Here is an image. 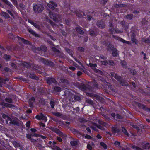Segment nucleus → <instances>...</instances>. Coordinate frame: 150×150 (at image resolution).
Wrapping results in <instances>:
<instances>
[{
	"mask_svg": "<svg viewBox=\"0 0 150 150\" xmlns=\"http://www.w3.org/2000/svg\"><path fill=\"white\" fill-rule=\"evenodd\" d=\"M132 41L133 42L136 44L137 43V41L135 38V35H133L131 37Z\"/></svg>",
	"mask_w": 150,
	"mask_h": 150,
	"instance_id": "37998d69",
	"label": "nucleus"
},
{
	"mask_svg": "<svg viewBox=\"0 0 150 150\" xmlns=\"http://www.w3.org/2000/svg\"><path fill=\"white\" fill-rule=\"evenodd\" d=\"M5 101L7 102L10 103H12L13 102L12 99L10 98H6L5 99Z\"/></svg>",
	"mask_w": 150,
	"mask_h": 150,
	"instance_id": "09e8293b",
	"label": "nucleus"
},
{
	"mask_svg": "<svg viewBox=\"0 0 150 150\" xmlns=\"http://www.w3.org/2000/svg\"><path fill=\"white\" fill-rule=\"evenodd\" d=\"M51 108H54L55 106V102L53 100H51L49 103Z\"/></svg>",
	"mask_w": 150,
	"mask_h": 150,
	"instance_id": "a18cd8bd",
	"label": "nucleus"
},
{
	"mask_svg": "<svg viewBox=\"0 0 150 150\" xmlns=\"http://www.w3.org/2000/svg\"><path fill=\"white\" fill-rule=\"evenodd\" d=\"M29 76V77L30 78H31L33 79H35L36 80H38L39 79V78L35 74L33 73H28V75Z\"/></svg>",
	"mask_w": 150,
	"mask_h": 150,
	"instance_id": "f8f14e48",
	"label": "nucleus"
},
{
	"mask_svg": "<svg viewBox=\"0 0 150 150\" xmlns=\"http://www.w3.org/2000/svg\"><path fill=\"white\" fill-rule=\"evenodd\" d=\"M21 65L24 67L27 68V69L30 68L31 67V65L30 63L27 62H23Z\"/></svg>",
	"mask_w": 150,
	"mask_h": 150,
	"instance_id": "2eb2a0df",
	"label": "nucleus"
},
{
	"mask_svg": "<svg viewBox=\"0 0 150 150\" xmlns=\"http://www.w3.org/2000/svg\"><path fill=\"white\" fill-rule=\"evenodd\" d=\"M10 124H11L17 126H19V124L18 122L16 120L11 119L10 122Z\"/></svg>",
	"mask_w": 150,
	"mask_h": 150,
	"instance_id": "cd10ccee",
	"label": "nucleus"
},
{
	"mask_svg": "<svg viewBox=\"0 0 150 150\" xmlns=\"http://www.w3.org/2000/svg\"><path fill=\"white\" fill-rule=\"evenodd\" d=\"M112 37L113 38H115L116 40L120 41L124 43H126L128 44L129 43V41L125 40L121 38L120 37L118 36H116L115 35H112Z\"/></svg>",
	"mask_w": 150,
	"mask_h": 150,
	"instance_id": "6e6552de",
	"label": "nucleus"
},
{
	"mask_svg": "<svg viewBox=\"0 0 150 150\" xmlns=\"http://www.w3.org/2000/svg\"><path fill=\"white\" fill-rule=\"evenodd\" d=\"M40 61H41L43 64L48 66L53 67L54 65V64L53 62L45 58H41Z\"/></svg>",
	"mask_w": 150,
	"mask_h": 150,
	"instance_id": "7ed1b4c3",
	"label": "nucleus"
},
{
	"mask_svg": "<svg viewBox=\"0 0 150 150\" xmlns=\"http://www.w3.org/2000/svg\"><path fill=\"white\" fill-rule=\"evenodd\" d=\"M41 113L40 115H36L35 118L38 120H41Z\"/></svg>",
	"mask_w": 150,
	"mask_h": 150,
	"instance_id": "0e129e2a",
	"label": "nucleus"
},
{
	"mask_svg": "<svg viewBox=\"0 0 150 150\" xmlns=\"http://www.w3.org/2000/svg\"><path fill=\"white\" fill-rule=\"evenodd\" d=\"M35 145V146L37 147H38L39 148H41L42 147V145L41 144H40V143H35V145Z\"/></svg>",
	"mask_w": 150,
	"mask_h": 150,
	"instance_id": "69168bd1",
	"label": "nucleus"
},
{
	"mask_svg": "<svg viewBox=\"0 0 150 150\" xmlns=\"http://www.w3.org/2000/svg\"><path fill=\"white\" fill-rule=\"evenodd\" d=\"M28 31L29 33L32 34L33 36L36 37H38L39 36V35L35 32L31 28H29L28 29Z\"/></svg>",
	"mask_w": 150,
	"mask_h": 150,
	"instance_id": "6ab92c4d",
	"label": "nucleus"
},
{
	"mask_svg": "<svg viewBox=\"0 0 150 150\" xmlns=\"http://www.w3.org/2000/svg\"><path fill=\"white\" fill-rule=\"evenodd\" d=\"M60 118H62L63 120H65L67 119V116L66 115L63 114H61V115L60 117Z\"/></svg>",
	"mask_w": 150,
	"mask_h": 150,
	"instance_id": "e2e57ef3",
	"label": "nucleus"
},
{
	"mask_svg": "<svg viewBox=\"0 0 150 150\" xmlns=\"http://www.w3.org/2000/svg\"><path fill=\"white\" fill-rule=\"evenodd\" d=\"M46 81L47 83L50 85L52 84V83L56 84L57 83L56 80L54 78L52 77L47 78L46 79Z\"/></svg>",
	"mask_w": 150,
	"mask_h": 150,
	"instance_id": "423d86ee",
	"label": "nucleus"
},
{
	"mask_svg": "<svg viewBox=\"0 0 150 150\" xmlns=\"http://www.w3.org/2000/svg\"><path fill=\"white\" fill-rule=\"evenodd\" d=\"M50 3L47 4V6L50 8L54 10L55 9V7L57 6V5L55 2L51 1L49 2Z\"/></svg>",
	"mask_w": 150,
	"mask_h": 150,
	"instance_id": "0eeeda50",
	"label": "nucleus"
},
{
	"mask_svg": "<svg viewBox=\"0 0 150 150\" xmlns=\"http://www.w3.org/2000/svg\"><path fill=\"white\" fill-rule=\"evenodd\" d=\"M61 91V88L59 86H55L53 87L52 88V92L57 93L58 92H60Z\"/></svg>",
	"mask_w": 150,
	"mask_h": 150,
	"instance_id": "dca6fc26",
	"label": "nucleus"
},
{
	"mask_svg": "<svg viewBox=\"0 0 150 150\" xmlns=\"http://www.w3.org/2000/svg\"><path fill=\"white\" fill-rule=\"evenodd\" d=\"M3 58L5 59L6 61H8L10 59L11 56L7 54H5L4 55Z\"/></svg>",
	"mask_w": 150,
	"mask_h": 150,
	"instance_id": "2f4dec72",
	"label": "nucleus"
},
{
	"mask_svg": "<svg viewBox=\"0 0 150 150\" xmlns=\"http://www.w3.org/2000/svg\"><path fill=\"white\" fill-rule=\"evenodd\" d=\"M75 30L77 32L81 35H83L84 34V31L81 28V27H76Z\"/></svg>",
	"mask_w": 150,
	"mask_h": 150,
	"instance_id": "412c9836",
	"label": "nucleus"
},
{
	"mask_svg": "<svg viewBox=\"0 0 150 150\" xmlns=\"http://www.w3.org/2000/svg\"><path fill=\"white\" fill-rule=\"evenodd\" d=\"M147 21L146 20V18H143L142 20L141 21V23L143 25H145L147 22Z\"/></svg>",
	"mask_w": 150,
	"mask_h": 150,
	"instance_id": "49530a36",
	"label": "nucleus"
},
{
	"mask_svg": "<svg viewBox=\"0 0 150 150\" xmlns=\"http://www.w3.org/2000/svg\"><path fill=\"white\" fill-rule=\"evenodd\" d=\"M31 125L30 122V121L27 122L26 123V127L29 128Z\"/></svg>",
	"mask_w": 150,
	"mask_h": 150,
	"instance_id": "774afa93",
	"label": "nucleus"
},
{
	"mask_svg": "<svg viewBox=\"0 0 150 150\" xmlns=\"http://www.w3.org/2000/svg\"><path fill=\"white\" fill-rule=\"evenodd\" d=\"M52 51H53L56 52H59V51L55 47H52Z\"/></svg>",
	"mask_w": 150,
	"mask_h": 150,
	"instance_id": "13d9d810",
	"label": "nucleus"
},
{
	"mask_svg": "<svg viewBox=\"0 0 150 150\" xmlns=\"http://www.w3.org/2000/svg\"><path fill=\"white\" fill-rule=\"evenodd\" d=\"M49 14L50 17L53 21H57V15L55 13L50 12Z\"/></svg>",
	"mask_w": 150,
	"mask_h": 150,
	"instance_id": "1a4fd4ad",
	"label": "nucleus"
},
{
	"mask_svg": "<svg viewBox=\"0 0 150 150\" xmlns=\"http://www.w3.org/2000/svg\"><path fill=\"white\" fill-rule=\"evenodd\" d=\"M131 148L132 149L135 150H143L142 149L136 146L135 145H132V146Z\"/></svg>",
	"mask_w": 150,
	"mask_h": 150,
	"instance_id": "a19ab883",
	"label": "nucleus"
},
{
	"mask_svg": "<svg viewBox=\"0 0 150 150\" xmlns=\"http://www.w3.org/2000/svg\"><path fill=\"white\" fill-rule=\"evenodd\" d=\"M120 64L123 68H125L126 69L127 68V63L125 61H121L120 62Z\"/></svg>",
	"mask_w": 150,
	"mask_h": 150,
	"instance_id": "bb28decb",
	"label": "nucleus"
},
{
	"mask_svg": "<svg viewBox=\"0 0 150 150\" xmlns=\"http://www.w3.org/2000/svg\"><path fill=\"white\" fill-rule=\"evenodd\" d=\"M126 18L128 19L131 20L133 18L134 16L132 14H128L126 16Z\"/></svg>",
	"mask_w": 150,
	"mask_h": 150,
	"instance_id": "f704fd0d",
	"label": "nucleus"
},
{
	"mask_svg": "<svg viewBox=\"0 0 150 150\" xmlns=\"http://www.w3.org/2000/svg\"><path fill=\"white\" fill-rule=\"evenodd\" d=\"M2 105L3 107H7L10 108H13L15 107V105H14L9 104L4 102H3L2 103Z\"/></svg>",
	"mask_w": 150,
	"mask_h": 150,
	"instance_id": "4468645a",
	"label": "nucleus"
},
{
	"mask_svg": "<svg viewBox=\"0 0 150 150\" xmlns=\"http://www.w3.org/2000/svg\"><path fill=\"white\" fill-rule=\"evenodd\" d=\"M41 51L44 52H46L47 51V47L45 45H41Z\"/></svg>",
	"mask_w": 150,
	"mask_h": 150,
	"instance_id": "79ce46f5",
	"label": "nucleus"
},
{
	"mask_svg": "<svg viewBox=\"0 0 150 150\" xmlns=\"http://www.w3.org/2000/svg\"><path fill=\"white\" fill-rule=\"evenodd\" d=\"M74 98L75 100L79 101H80L81 100L80 97L76 95H74Z\"/></svg>",
	"mask_w": 150,
	"mask_h": 150,
	"instance_id": "58836bf2",
	"label": "nucleus"
},
{
	"mask_svg": "<svg viewBox=\"0 0 150 150\" xmlns=\"http://www.w3.org/2000/svg\"><path fill=\"white\" fill-rule=\"evenodd\" d=\"M28 22L30 23L32 25H33L37 29H40V27L39 25L35 23H34L32 21L29 20Z\"/></svg>",
	"mask_w": 150,
	"mask_h": 150,
	"instance_id": "f3484780",
	"label": "nucleus"
},
{
	"mask_svg": "<svg viewBox=\"0 0 150 150\" xmlns=\"http://www.w3.org/2000/svg\"><path fill=\"white\" fill-rule=\"evenodd\" d=\"M41 120H42L44 122H45L47 121V117L46 116H45L43 114L41 113Z\"/></svg>",
	"mask_w": 150,
	"mask_h": 150,
	"instance_id": "7c9ffc66",
	"label": "nucleus"
},
{
	"mask_svg": "<svg viewBox=\"0 0 150 150\" xmlns=\"http://www.w3.org/2000/svg\"><path fill=\"white\" fill-rule=\"evenodd\" d=\"M128 69L129 72L132 75H134L136 74L137 72L134 69L131 68H128Z\"/></svg>",
	"mask_w": 150,
	"mask_h": 150,
	"instance_id": "c85d7f7f",
	"label": "nucleus"
},
{
	"mask_svg": "<svg viewBox=\"0 0 150 150\" xmlns=\"http://www.w3.org/2000/svg\"><path fill=\"white\" fill-rule=\"evenodd\" d=\"M107 64L113 66L115 65V63L113 61L111 60H107L104 61V65H106Z\"/></svg>",
	"mask_w": 150,
	"mask_h": 150,
	"instance_id": "9b49d317",
	"label": "nucleus"
},
{
	"mask_svg": "<svg viewBox=\"0 0 150 150\" xmlns=\"http://www.w3.org/2000/svg\"><path fill=\"white\" fill-rule=\"evenodd\" d=\"M61 113H60V112H54L53 113V114L55 116L59 117H60L61 115Z\"/></svg>",
	"mask_w": 150,
	"mask_h": 150,
	"instance_id": "8fccbe9b",
	"label": "nucleus"
},
{
	"mask_svg": "<svg viewBox=\"0 0 150 150\" xmlns=\"http://www.w3.org/2000/svg\"><path fill=\"white\" fill-rule=\"evenodd\" d=\"M78 50L80 52H84L85 49L83 47H79L78 48Z\"/></svg>",
	"mask_w": 150,
	"mask_h": 150,
	"instance_id": "6e6d98bb",
	"label": "nucleus"
},
{
	"mask_svg": "<svg viewBox=\"0 0 150 150\" xmlns=\"http://www.w3.org/2000/svg\"><path fill=\"white\" fill-rule=\"evenodd\" d=\"M90 96L93 97L94 98H95L97 99H98L100 98V96L98 95L90 93Z\"/></svg>",
	"mask_w": 150,
	"mask_h": 150,
	"instance_id": "ea45409f",
	"label": "nucleus"
},
{
	"mask_svg": "<svg viewBox=\"0 0 150 150\" xmlns=\"http://www.w3.org/2000/svg\"><path fill=\"white\" fill-rule=\"evenodd\" d=\"M33 50H37L38 51H41V47H35L33 48Z\"/></svg>",
	"mask_w": 150,
	"mask_h": 150,
	"instance_id": "680f3d73",
	"label": "nucleus"
},
{
	"mask_svg": "<svg viewBox=\"0 0 150 150\" xmlns=\"http://www.w3.org/2000/svg\"><path fill=\"white\" fill-rule=\"evenodd\" d=\"M90 127L92 130L96 132L98 131L97 128L101 130H103V127L100 125L96 123H93V125L92 126H91Z\"/></svg>",
	"mask_w": 150,
	"mask_h": 150,
	"instance_id": "39448f33",
	"label": "nucleus"
},
{
	"mask_svg": "<svg viewBox=\"0 0 150 150\" xmlns=\"http://www.w3.org/2000/svg\"><path fill=\"white\" fill-rule=\"evenodd\" d=\"M7 11L9 14L11 16H12L13 17V18H14V16L13 15V14L12 13L11 11L9 10H7Z\"/></svg>",
	"mask_w": 150,
	"mask_h": 150,
	"instance_id": "052dcab7",
	"label": "nucleus"
},
{
	"mask_svg": "<svg viewBox=\"0 0 150 150\" xmlns=\"http://www.w3.org/2000/svg\"><path fill=\"white\" fill-rule=\"evenodd\" d=\"M67 52L71 56H72L73 55V51L70 49H67Z\"/></svg>",
	"mask_w": 150,
	"mask_h": 150,
	"instance_id": "3c124183",
	"label": "nucleus"
},
{
	"mask_svg": "<svg viewBox=\"0 0 150 150\" xmlns=\"http://www.w3.org/2000/svg\"><path fill=\"white\" fill-rule=\"evenodd\" d=\"M32 136V134H26V138L30 140L31 139V137Z\"/></svg>",
	"mask_w": 150,
	"mask_h": 150,
	"instance_id": "4d7b16f0",
	"label": "nucleus"
},
{
	"mask_svg": "<svg viewBox=\"0 0 150 150\" xmlns=\"http://www.w3.org/2000/svg\"><path fill=\"white\" fill-rule=\"evenodd\" d=\"M9 79L8 78H6L4 79L0 77V83H2V84H5L6 83V81H8Z\"/></svg>",
	"mask_w": 150,
	"mask_h": 150,
	"instance_id": "c756f323",
	"label": "nucleus"
},
{
	"mask_svg": "<svg viewBox=\"0 0 150 150\" xmlns=\"http://www.w3.org/2000/svg\"><path fill=\"white\" fill-rule=\"evenodd\" d=\"M120 23L122 25L123 27L125 28V30H127L128 28V25L126 24L125 21H122Z\"/></svg>",
	"mask_w": 150,
	"mask_h": 150,
	"instance_id": "72a5a7b5",
	"label": "nucleus"
},
{
	"mask_svg": "<svg viewBox=\"0 0 150 150\" xmlns=\"http://www.w3.org/2000/svg\"><path fill=\"white\" fill-rule=\"evenodd\" d=\"M115 145L118 147H120V142L118 141H115L114 143Z\"/></svg>",
	"mask_w": 150,
	"mask_h": 150,
	"instance_id": "864d4df0",
	"label": "nucleus"
},
{
	"mask_svg": "<svg viewBox=\"0 0 150 150\" xmlns=\"http://www.w3.org/2000/svg\"><path fill=\"white\" fill-rule=\"evenodd\" d=\"M50 129L60 136L63 137L64 136V135L63 133L60 131V130L57 128L53 127H50Z\"/></svg>",
	"mask_w": 150,
	"mask_h": 150,
	"instance_id": "20e7f679",
	"label": "nucleus"
},
{
	"mask_svg": "<svg viewBox=\"0 0 150 150\" xmlns=\"http://www.w3.org/2000/svg\"><path fill=\"white\" fill-rule=\"evenodd\" d=\"M115 48L112 44L109 43L107 46V49L108 51L111 52Z\"/></svg>",
	"mask_w": 150,
	"mask_h": 150,
	"instance_id": "ddd939ff",
	"label": "nucleus"
},
{
	"mask_svg": "<svg viewBox=\"0 0 150 150\" xmlns=\"http://www.w3.org/2000/svg\"><path fill=\"white\" fill-rule=\"evenodd\" d=\"M96 25L99 28H103V21L102 20L100 21H98L97 22Z\"/></svg>",
	"mask_w": 150,
	"mask_h": 150,
	"instance_id": "5701e85b",
	"label": "nucleus"
},
{
	"mask_svg": "<svg viewBox=\"0 0 150 150\" xmlns=\"http://www.w3.org/2000/svg\"><path fill=\"white\" fill-rule=\"evenodd\" d=\"M112 51V56L114 57H116L118 55L117 49L115 48Z\"/></svg>",
	"mask_w": 150,
	"mask_h": 150,
	"instance_id": "393cba45",
	"label": "nucleus"
},
{
	"mask_svg": "<svg viewBox=\"0 0 150 150\" xmlns=\"http://www.w3.org/2000/svg\"><path fill=\"white\" fill-rule=\"evenodd\" d=\"M6 48L8 51H12V47L10 46L7 45L6 47Z\"/></svg>",
	"mask_w": 150,
	"mask_h": 150,
	"instance_id": "5fc2aeb1",
	"label": "nucleus"
},
{
	"mask_svg": "<svg viewBox=\"0 0 150 150\" xmlns=\"http://www.w3.org/2000/svg\"><path fill=\"white\" fill-rule=\"evenodd\" d=\"M122 132L126 135L129 136V134L127 131L125 127H122Z\"/></svg>",
	"mask_w": 150,
	"mask_h": 150,
	"instance_id": "c9c22d12",
	"label": "nucleus"
},
{
	"mask_svg": "<svg viewBox=\"0 0 150 150\" xmlns=\"http://www.w3.org/2000/svg\"><path fill=\"white\" fill-rule=\"evenodd\" d=\"M2 15L3 16L6 18H10L9 15L6 12H3L2 14Z\"/></svg>",
	"mask_w": 150,
	"mask_h": 150,
	"instance_id": "c03bdc74",
	"label": "nucleus"
},
{
	"mask_svg": "<svg viewBox=\"0 0 150 150\" xmlns=\"http://www.w3.org/2000/svg\"><path fill=\"white\" fill-rule=\"evenodd\" d=\"M33 8L34 11L37 13H40L44 9L42 5L39 4L34 3L33 5Z\"/></svg>",
	"mask_w": 150,
	"mask_h": 150,
	"instance_id": "f257e3e1",
	"label": "nucleus"
},
{
	"mask_svg": "<svg viewBox=\"0 0 150 150\" xmlns=\"http://www.w3.org/2000/svg\"><path fill=\"white\" fill-rule=\"evenodd\" d=\"M119 82L120 84L122 86H126L129 85L128 83L123 80L122 78Z\"/></svg>",
	"mask_w": 150,
	"mask_h": 150,
	"instance_id": "aec40b11",
	"label": "nucleus"
},
{
	"mask_svg": "<svg viewBox=\"0 0 150 150\" xmlns=\"http://www.w3.org/2000/svg\"><path fill=\"white\" fill-rule=\"evenodd\" d=\"M111 76L115 78L119 82L122 78L121 76L118 75L117 73L114 72H111Z\"/></svg>",
	"mask_w": 150,
	"mask_h": 150,
	"instance_id": "9d476101",
	"label": "nucleus"
},
{
	"mask_svg": "<svg viewBox=\"0 0 150 150\" xmlns=\"http://www.w3.org/2000/svg\"><path fill=\"white\" fill-rule=\"evenodd\" d=\"M61 82L62 83L66 84H69V82L68 80L64 79H60Z\"/></svg>",
	"mask_w": 150,
	"mask_h": 150,
	"instance_id": "a878e982",
	"label": "nucleus"
},
{
	"mask_svg": "<svg viewBox=\"0 0 150 150\" xmlns=\"http://www.w3.org/2000/svg\"><path fill=\"white\" fill-rule=\"evenodd\" d=\"M70 144L72 146H74L77 145L78 142L76 141H71L70 142Z\"/></svg>",
	"mask_w": 150,
	"mask_h": 150,
	"instance_id": "4c0bfd02",
	"label": "nucleus"
},
{
	"mask_svg": "<svg viewBox=\"0 0 150 150\" xmlns=\"http://www.w3.org/2000/svg\"><path fill=\"white\" fill-rule=\"evenodd\" d=\"M89 66L91 67L96 68L97 67V65L96 64L90 63L89 64Z\"/></svg>",
	"mask_w": 150,
	"mask_h": 150,
	"instance_id": "bf43d9fd",
	"label": "nucleus"
},
{
	"mask_svg": "<svg viewBox=\"0 0 150 150\" xmlns=\"http://www.w3.org/2000/svg\"><path fill=\"white\" fill-rule=\"evenodd\" d=\"M35 100V98L33 96L31 98L29 99V104L30 105V106L32 107L33 106V102H34Z\"/></svg>",
	"mask_w": 150,
	"mask_h": 150,
	"instance_id": "b1692460",
	"label": "nucleus"
},
{
	"mask_svg": "<svg viewBox=\"0 0 150 150\" xmlns=\"http://www.w3.org/2000/svg\"><path fill=\"white\" fill-rule=\"evenodd\" d=\"M8 37L12 39H15V38H16L18 40L21 41L22 42L25 44H28L30 42L29 41L24 39V38L18 36H15L12 33H10L8 35Z\"/></svg>",
	"mask_w": 150,
	"mask_h": 150,
	"instance_id": "f03ea898",
	"label": "nucleus"
},
{
	"mask_svg": "<svg viewBox=\"0 0 150 150\" xmlns=\"http://www.w3.org/2000/svg\"><path fill=\"white\" fill-rule=\"evenodd\" d=\"M58 123L59 125L62 127V126H65L66 125L65 123H64V122L63 121H59Z\"/></svg>",
	"mask_w": 150,
	"mask_h": 150,
	"instance_id": "de8ad7c7",
	"label": "nucleus"
},
{
	"mask_svg": "<svg viewBox=\"0 0 150 150\" xmlns=\"http://www.w3.org/2000/svg\"><path fill=\"white\" fill-rule=\"evenodd\" d=\"M143 148L146 149H149L150 148V144L149 143H146L143 145Z\"/></svg>",
	"mask_w": 150,
	"mask_h": 150,
	"instance_id": "473e14b6",
	"label": "nucleus"
},
{
	"mask_svg": "<svg viewBox=\"0 0 150 150\" xmlns=\"http://www.w3.org/2000/svg\"><path fill=\"white\" fill-rule=\"evenodd\" d=\"M112 131L113 133H118L120 132V130L116 126L112 127Z\"/></svg>",
	"mask_w": 150,
	"mask_h": 150,
	"instance_id": "a211bd4d",
	"label": "nucleus"
},
{
	"mask_svg": "<svg viewBox=\"0 0 150 150\" xmlns=\"http://www.w3.org/2000/svg\"><path fill=\"white\" fill-rule=\"evenodd\" d=\"M142 41L145 43L150 44V39L149 38L144 37L142 38Z\"/></svg>",
	"mask_w": 150,
	"mask_h": 150,
	"instance_id": "4be33fe9",
	"label": "nucleus"
},
{
	"mask_svg": "<svg viewBox=\"0 0 150 150\" xmlns=\"http://www.w3.org/2000/svg\"><path fill=\"white\" fill-rule=\"evenodd\" d=\"M86 103H88L91 105H93L94 103L93 101L91 99H88L86 100Z\"/></svg>",
	"mask_w": 150,
	"mask_h": 150,
	"instance_id": "e433bc0d",
	"label": "nucleus"
},
{
	"mask_svg": "<svg viewBox=\"0 0 150 150\" xmlns=\"http://www.w3.org/2000/svg\"><path fill=\"white\" fill-rule=\"evenodd\" d=\"M104 118H105V119L107 120V121H110L111 120L110 118V117H108V116H106L105 115H104Z\"/></svg>",
	"mask_w": 150,
	"mask_h": 150,
	"instance_id": "338daca9",
	"label": "nucleus"
},
{
	"mask_svg": "<svg viewBox=\"0 0 150 150\" xmlns=\"http://www.w3.org/2000/svg\"><path fill=\"white\" fill-rule=\"evenodd\" d=\"M89 34L91 36H94L95 35V33L93 30H91L89 32Z\"/></svg>",
	"mask_w": 150,
	"mask_h": 150,
	"instance_id": "603ef678",
	"label": "nucleus"
}]
</instances>
